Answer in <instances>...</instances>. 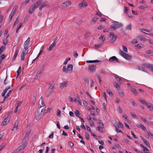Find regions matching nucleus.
<instances>
[{"label": "nucleus", "mask_w": 153, "mask_h": 153, "mask_svg": "<svg viewBox=\"0 0 153 153\" xmlns=\"http://www.w3.org/2000/svg\"><path fill=\"white\" fill-rule=\"evenodd\" d=\"M45 107L39 108L36 114V120L40 119L45 114Z\"/></svg>", "instance_id": "nucleus-1"}, {"label": "nucleus", "mask_w": 153, "mask_h": 153, "mask_svg": "<svg viewBox=\"0 0 153 153\" xmlns=\"http://www.w3.org/2000/svg\"><path fill=\"white\" fill-rule=\"evenodd\" d=\"M42 0H38L32 5L29 9V13L30 14L32 13L33 12L35 9L37 7L42 3Z\"/></svg>", "instance_id": "nucleus-2"}, {"label": "nucleus", "mask_w": 153, "mask_h": 153, "mask_svg": "<svg viewBox=\"0 0 153 153\" xmlns=\"http://www.w3.org/2000/svg\"><path fill=\"white\" fill-rule=\"evenodd\" d=\"M112 25L110 27V28L112 29L113 30H115L116 29L122 27L123 25L121 23L114 21L112 22Z\"/></svg>", "instance_id": "nucleus-3"}, {"label": "nucleus", "mask_w": 153, "mask_h": 153, "mask_svg": "<svg viewBox=\"0 0 153 153\" xmlns=\"http://www.w3.org/2000/svg\"><path fill=\"white\" fill-rule=\"evenodd\" d=\"M119 53L126 60H130L131 59L132 57V56H131L128 55V54L124 53L121 50L120 51Z\"/></svg>", "instance_id": "nucleus-4"}, {"label": "nucleus", "mask_w": 153, "mask_h": 153, "mask_svg": "<svg viewBox=\"0 0 153 153\" xmlns=\"http://www.w3.org/2000/svg\"><path fill=\"white\" fill-rule=\"evenodd\" d=\"M39 103L40 105L39 108H42L43 107H45V109L46 106L45 104L44 101L42 97H41L40 99L39 100Z\"/></svg>", "instance_id": "nucleus-5"}, {"label": "nucleus", "mask_w": 153, "mask_h": 153, "mask_svg": "<svg viewBox=\"0 0 153 153\" xmlns=\"http://www.w3.org/2000/svg\"><path fill=\"white\" fill-rule=\"evenodd\" d=\"M27 52L28 51H27V50L24 49L22 50V53L21 55V60L23 61L24 60Z\"/></svg>", "instance_id": "nucleus-6"}, {"label": "nucleus", "mask_w": 153, "mask_h": 153, "mask_svg": "<svg viewBox=\"0 0 153 153\" xmlns=\"http://www.w3.org/2000/svg\"><path fill=\"white\" fill-rule=\"evenodd\" d=\"M68 82L64 81L61 83L59 85V88L62 89L64 88H66L67 86Z\"/></svg>", "instance_id": "nucleus-7"}, {"label": "nucleus", "mask_w": 153, "mask_h": 153, "mask_svg": "<svg viewBox=\"0 0 153 153\" xmlns=\"http://www.w3.org/2000/svg\"><path fill=\"white\" fill-rule=\"evenodd\" d=\"M30 38L29 37L28 38L27 40L25 41V43H24V49H25V50H27L28 48V46L30 44Z\"/></svg>", "instance_id": "nucleus-8"}, {"label": "nucleus", "mask_w": 153, "mask_h": 153, "mask_svg": "<svg viewBox=\"0 0 153 153\" xmlns=\"http://www.w3.org/2000/svg\"><path fill=\"white\" fill-rule=\"evenodd\" d=\"M109 36L111 38V41L112 42H114L117 38V36L114 35V33L113 32L110 33Z\"/></svg>", "instance_id": "nucleus-9"}, {"label": "nucleus", "mask_w": 153, "mask_h": 153, "mask_svg": "<svg viewBox=\"0 0 153 153\" xmlns=\"http://www.w3.org/2000/svg\"><path fill=\"white\" fill-rule=\"evenodd\" d=\"M40 5H41V6L39 8L40 10H42V9L45 7L49 6V4L47 1H44L43 2L42 1V3Z\"/></svg>", "instance_id": "nucleus-10"}, {"label": "nucleus", "mask_w": 153, "mask_h": 153, "mask_svg": "<svg viewBox=\"0 0 153 153\" xmlns=\"http://www.w3.org/2000/svg\"><path fill=\"white\" fill-rule=\"evenodd\" d=\"M109 61L110 62H119L118 59L115 56H113L110 57Z\"/></svg>", "instance_id": "nucleus-11"}, {"label": "nucleus", "mask_w": 153, "mask_h": 153, "mask_svg": "<svg viewBox=\"0 0 153 153\" xmlns=\"http://www.w3.org/2000/svg\"><path fill=\"white\" fill-rule=\"evenodd\" d=\"M137 38L140 41L143 42H146L147 41V39L143 36L140 35L137 37Z\"/></svg>", "instance_id": "nucleus-12"}, {"label": "nucleus", "mask_w": 153, "mask_h": 153, "mask_svg": "<svg viewBox=\"0 0 153 153\" xmlns=\"http://www.w3.org/2000/svg\"><path fill=\"white\" fill-rule=\"evenodd\" d=\"M27 145V143H24L22 145H21L19 148H18L16 150L18 153H19L21 150L25 148L26 147Z\"/></svg>", "instance_id": "nucleus-13"}, {"label": "nucleus", "mask_w": 153, "mask_h": 153, "mask_svg": "<svg viewBox=\"0 0 153 153\" xmlns=\"http://www.w3.org/2000/svg\"><path fill=\"white\" fill-rule=\"evenodd\" d=\"M96 65H90L88 66V69L92 72L95 71Z\"/></svg>", "instance_id": "nucleus-14"}, {"label": "nucleus", "mask_w": 153, "mask_h": 153, "mask_svg": "<svg viewBox=\"0 0 153 153\" xmlns=\"http://www.w3.org/2000/svg\"><path fill=\"white\" fill-rule=\"evenodd\" d=\"M144 65L145 67L150 69L153 72V65L148 64H145Z\"/></svg>", "instance_id": "nucleus-15"}, {"label": "nucleus", "mask_w": 153, "mask_h": 153, "mask_svg": "<svg viewBox=\"0 0 153 153\" xmlns=\"http://www.w3.org/2000/svg\"><path fill=\"white\" fill-rule=\"evenodd\" d=\"M71 4V2L70 1H68L64 2L63 3L62 7L63 8L70 6Z\"/></svg>", "instance_id": "nucleus-16"}, {"label": "nucleus", "mask_w": 153, "mask_h": 153, "mask_svg": "<svg viewBox=\"0 0 153 153\" xmlns=\"http://www.w3.org/2000/svg\"><path fill=\"white\" fill-rule=\"evenodd\" d=\"M88 5L87 4L84 2H82L78 5V7L79 8H81L83 7H86Z\"/></svg>", "instance_id": "nucleus-17"}, {"label": "nucleus", "mask_w": 153, "mask_h": 153, "mask_svg": "<svg viewBox=\"0 0 153 153\" xmlns=\"http://www.w3.org/2000/svg\"><path fill=\"white\" fill-rule=\"evenodd\" d=\"M10 120L9 118L8 117H7L5 118L4 121L2 122L1 124V125L2 126L5 125L7 124L9 122Z\"/></svg>", "instance_id": "nucleus-18"}, {"label": "nucleus", "mask_w": 153, "mask_h": 153, "mask_svg": "<svg viewBox=\"0 0 153 153\" xmlns=\"http://www.w3.org/2000/svg\"><path fill=\"white\" fill-rule=\"evenodd\" d=\"M67 68L68 71L72 72L73 69V65L71 64L68 65L67 67Z\"/></svg>", "instance_id": "nucleus-19"}, {"label": "nucleus", "mask_w": 153, "mask_h": 153, "mask_svg": "<svg viewBox=\"0 0 153 153\" xmlns=\"http://www.w3.org/2000/svg\"><path fill=\"white\" fill-rule=\"evenodd\" d=\"M96 76H97V80H98L99 83L100 84L101 82H102V80L101 79V78L99 75V74H96Z\"/></svg>", "instance_id": "nucleus-20"}, {"label": "nucleus", "mask_w": 153, "mask_h": 153, "mask_svg": "<svg viewBox=\"0 0 153 153\" xmlns=\"http://www.w3.org/2000/svg\"><path fill=\"white\" fill-rule=\"evenodd\" d=\"M146 105L148 108L151 111H153V106L151 104H147Z\"/></svg>", "instance_id": "nucleus-21"}, {"label": "nucleus", "mask_w": 153, "mask_h": 153, "mask_svg": "<svg viewBox=\"0 0 153 153\" xmlns=\"http://www.w3.org/2000/svg\"><path fill=\"white\" fill-rule=\"evenodd\" d=\"M56 45V44L53 43L52 44H51L48 48V51H50Z\"/></svg>", "instance_id": "nucleus-22"}, {"label": "nucleus", "mask_w": 153, "mask_h": 153, "mask_svg": "<svg viewBox=\"0 0 153 153\" xmlns=\"http://www.w3.org/2000/svg\"><path fill=\"white\" fill-rule=\"evenodd\" d=\"M118 92L120 96L121 97H123L125 96V95L124 93L122 90H119L118 91Z\"/></svg>", "instance_id": "nucleus-23"}, {"label": "nucleus", "mask_w": 153, "mask_h": 153, "mask_svg": "<svg viewBox=\"0 0 153 153\" xmlns=\"http://www.w3.org/2000/svg\"><path fill=\"white\" fill-rule=\"evenodd\" d=\"M131 91L135 95H137L138 94V93L137 92L136 89L135 88H131Z\"/></svg>", "instance_id": "nucleus-24"}, {"label": "nucleus", "mask_w": 153, "mask_h": 153, "mask_svg": "<svg viewBox=\"0 0 153 153\" xmlns=\"http://www.w3.org/2000/svg\"><path fill=\"white\" fill-rule=\"evenodd\" d=\"M42 71H40L39 70L37 71L36 75V78H39L40 77V76L39 75L40 74H41Z\"/></svg>", "instance_id": "nucleus-25"}, {"label": "nucleus", "mask_w": 153, "mask_h": 153, "mask_svg": "<svg viewBox=\"0 0 153 153\" xmlns=\"http://www.w3.org/2000/svg\"><path fill=\"white\" fill-rule=\"evenodd\" d=\"M148 7V6L146 5H144V6H141L139 7V8L143 10H145L146 8Z\"/></svg>", "instance_id": "nucleus-26"}, {"label": "nucleus", "mask_w": 153, "mask_h": 153, "mask_svg": "<svg viewBox=\"0 0 153 153\" xmlns=\"http://www.w3.org/2000/svg\"><path fill=\"white\" fill-rule=\"evenodd\" d=\"M144 45L141 44H138L137 45V48H138V49H140L141 48H143L144 47Z\"/></svg>", "instance_id": "nucleus-27"}, {"label": "nucleus", "mask_w": 153, "mask_h": 153, "mask_svg": "<svg viewBox=\"0 0 153 153\" xmlns=\"http://www.w3.org/2000/svg\"><path fill=\"white\" fill-rule=\"evenodd\" d=\"M86 62L88 63H91L99 62H100V61H99L97 60H94L87 61Z\"/></svg>", "instance_id": "nucleus-28"}, {"label": "nucleus", "mask_w": 153, "mask_h": 153, "mask_svg": "<svg viewBox=\"0 0 153 153\" xmlns=\"http://www.w3.org/2000/svg\"><path fill=\"white\" fill-rule=\"evenodd\" d=\"M70 60H71L70 58L68 57V58H67L66 59V60L64 61V62L63 63V65H66L67 64L68 61H69Z\"/></svg>", "instance_id": "nucleus-29"}, {"label": "nucleus", "mask_w": 153, "mask_h": 153, "mask_svg": "<svg viewBox=\"0 0 153 153\" xmlns=\"http://www.w3.org/2000/svg\"><path fill=\"white\" fill-rule=\"evenodd\" d=\"M83 79L85 82L86 83L88 84L89 81L87 77L86 76H84L83 77Z\"/></svg>", "instance_id": "nucleus-30"}, {"label": "nucleus", "mask_w": 153, "mask_h": 153, "mask_svg": "<svg viewBox=\"0 0 153 153\" xmlns=\"http://www.w3.org/2000/svg\"><path fill=\"white\" fill-rule=\"evenodd\" d=\"M30 131L27 132L25 134V137L23 140H25L27 139L29 136V134L30 133Z\"/></svg>", "instance_id": "nucleus-31"}, {"label": "nucleus", "mask_w": 153, "mask_h": 153, "mask_svg": "<svg viewBox=\"0 0 153 153\" xmlns=\"http://www.w3.org/2000/svg\"><path fill=\"white\" fill-rule=\"evenodd\" d=\"M99 39L100 41V42H103L105 40V38H104L103 36H101L99 38Z\"/></svg>", "instance_id": "nucleus-32"}, {"label": "nucleus", "mask_w": 153, "mask_h": 153, "mask_svg": "<svg viewBox=\"0 0 153 153\" xmlns=\"http://www.w3.org/2000/svg\"><path fill=\"white\" fill-rule=\"evenodd\" d=\"M140 30L141 32H143L144 33V31H145L146 32H148L147 33H149L150 31V30H148L147 29H140Z\"/></svg>", "instance_id": "nucleus-33"}, {"label": "nucleus", "mask_w": 153, "mask_h": 153, "mask_svg": "<svg viewBox=\"0 0 153 153\" xmlns=\"http://www.w3.org/2000/svg\"><path fill=\"white\" fill-rule=\"evenodd\" d=\"M140 127L143 131H146V128L142 124H140Z\"/></svg>", "instance_id": "nucleus-34"}, {"label": "nucleus", "mask_w": 153, "mask_h": 153, "mask_svg": "<svg viewBox=\"0 0 153 153\" xmlns=\"http://www.w3.org/2000/svg\"><path fill=\"white\" fill-rule=\"evenodd\" d=\"M18 53H19L18 49H17L16 50V51L15 53V54L14 56V58H13L14 59H15L16 58V57L17 55L18 54Z\"/></svg>", "instance_id": "nucleus-35"}, {"label": "nucleus", "mask_w": 153, "mask_h": 153, "mask_svg": "<svg viewBox=\"0 0 153 153\" xmlns=\"http://www.w3.org/2000/svg\"><path fill=\"white\" fill-rule=\"evenodd\" d=\"M19 19H20L19 18V17H17V18L16 19L14 22V25L16 24H18L19 22Z\"/></svg>", "instance_id": "nucleus-36"}, {"label": "nucleus", "mask_w": 153, "mask_h": 153, "mask_svg": "<svg viewBox=\"0 0 153 153\" xmlns=\"http://www.w3.org/2000/svg\"><path fill=\"white\" fill-rule=\"evenodd\" d=\"M6 144L5 143H2V144L0 146V151L6 145Z\"/></svg>", "instance_id": "nucleus-37"}, {"label": "nucleus", "mask_w": 153, "mask_h": 153, "mask_svg": "<svg viewBox=\"0 0 153 153\" xmlns=\"http://www.w3.org/2000/svg\"><path fill=\"white\" fill-rule=\"evenodd\" d=\"M73 54L74 57L75 58H76L78 56V54L77 53V51H74Z\"/></svg>", "instance_id": "nucleus-38"}, {"label": "nucleus", "mask_w": 153, "mask_h": 153, "mask_svg": "<svg viewBox=\"0 0 153 153\" xmlns=\"http://www.w3.org/2000/svg\"><path fill=\"white\" fill-rule=\"evenodd\" d=\"M101 73L104 74H106L107 72L104 69H102L101 70Z\"/></svg>", "instance_id": "nucleus-39"}, {"label": "nucleus", "mask_w": 153, "mask_h": 153, "mask_svg": "<svg viewBox=\"0 0 153 153\" xmlns=\"http://www.w3.org/2000/svg\"><path fill=\"white\" fill-rule=\"evenodd\" d=\"M131 24H130L126 27V30H131Z\"/></svg>", "instance_id": "nucleus-40"}, {"label": "nucleus", "mask_w": 153, "mask_h": 153, "mask_svg": "<svg viewBox=\"0 0 153 153\" xmlns=\"http://www.w3.org/2000/svg\"><path fill=\"white\" fill-rule=\"evenodd\" d=\"M97 130H98L100 132H102L103 131V130L101 129V128H100V126L99 127V126H97Z\"/></svg>", "instance_id": "nucleus-41"}, {"label": "nucleus", "mask_w": 153, "mask_h": 153, "mask_svg": "<svg viewBox=\"0 0 153 153\" xmlns=\"http://www.w3.org/2000/svg\"><path fill=\"white\" fill-rule=\"evenodd\" d=\"M114 86L117 89H118L120 88L119 85L116 82H114Z\"/></svg>", "instance_id": "nucleus-42"}, {"label": "nucleus", "mask_w": 153, "mask_h": 153, "mask_svg": "<svg viewBox=\"0 0 153 153\" xmlns=\"http://www.w3.org/2000/svg\"><path fill=\"white\" fill-rule=\"evenodd\" d=\"M118 111L120 113H122V110L120 106H118V108L117 109Z\"/></svg>", "instance_id": "nucleus-43"}, {"label": "nucleus", "mask_w": 153, "mask_h": 153, "mask_svg": "<svg viewBox=\"0 0 153 153\" xmlns=\"http://www.w3.org/2000/svg\"><path fill=\"white\" fill-rule=\"evenodd\" d=\"M54 88V86L53 85H51L49 90L52 91Z\"/></svg>", "instance_id": "nucleus-44"}, {"label": "nucleus", "mask_w": 153, "mask_h": 153, "mask_svg": "<svg viewBox=\"0 0 153 153\" xmlns=\"http://www.w3.org/2000/svg\"><path fill=\"white\" fill-rule=\"evenodd\" d=\"M98 123L99 124H101V126H100L101 128H102L103 127V123L101 122V121L100 120H99L98 121Z\"/></svg>", "instance_id": "nucleus-45"}, {"label": "nucleus", "mask_w": 153, "mask_h": 153, "mask_svg": "<svg viewBox=\"0 0 153 153\" xmlns=\"http://www.w3.org/2000/svg\"><path fill=\"white\" fill-rule=\"evenodd\" d=\"M62 71L64 72H68L67 68H66L65 66H63Z\"/></svg>", "instance_id": "nucleus-46"}, {"label": "nucleus", "mask_w": 153, "mask_h": 153, "mask_svg": "<svg viewBox=\"0 0 153 153\" xmlns=\"http://www.w3.org/2000/svg\"><path fill=\"white\" fill-rule=\"evenodd\" d=\"M61 111L59 109H57V110L56 115L58 116H60L61 115Z\"/></svg>", "instance_id": "nucleus-47"}, {"label": "nucleus", "mask_w": 153, "mask_h": 153, "mask_svg": "<svg viewBox=\"0 0 153 153\" xmlns=\"http://www.w3.org/2000/svg\"><path fill=\"white\" fill-rule=\"evenodd\" d=\"M97 20H98V18H97L94 17L93 18L92 21L94 23H95L96 22V21Z\"/></svg>", "instance_id": "nucleus-48"}, {"label": "nucleus", "mask_w": 153, "mask_h": 153, "mask_svg": "<svg viewBox=\"0 0 153 153\" xmlns=\"http://www.w3.org/2000/svg\"><path fill=\"white\" fill-rule=\"evenodd\" d=\"M75 114L78 117H79V113L78 110H76L74 112Z\"/></svg>", "instance_id": "nucleus-49"}, {"label": "nucleus", "mask_w": 153, "mask_h": 153, "mask_svg": "<svg viewBox=\"0 0 153 153\" xmlns=\"http://www.w3.org/2000/svg\"><path fill=\"white\" fill-rule=\"evenodd\" d=\"M21 71V67L20 66L17 71V77H18V76L19 75Z\"/></svg>", "instance_id": "nucleus-50"}, {"label": "nucleus", "mask_w": 153, "mask_h": 153, "mask_svg": "<svg viewBox=\"0 0 153 153\" xmlns=\"http://www.w3.org/2000/svg\"><path fill=\"white\" fill-rule=\"evenodd\" d=\"M131 42L132 43L134 44H136L138 42L137 40L135 39H134L133 40H132L131 41Z\"/></svg>", "instance_id": "nucleus-51"}, {"label": "nucleus", "mask_w": 153, "mask_h": 153, "mask_svg": "<svg viewBox=\"0 0 153 153\" xmlns=\"http://www.w3.org/2000/svg\"><path fill=\"white\" fill-rule=\"evenodd\" d=\"M45 68V66L44 65H42L41 67H40L39 69L40 71H42L43 72V70L44 69V68Z\"/></svg>", "instance_id": "nucleus-52"}, {"label": "nucleus", "mask_w": 153, "mask_h": 153, "mask_svg": "<svg viewBox=\"0 0 153 153\" xmlns=\"http://www.w3.org/2000/svg\"><path fill=\"white\" fill-rule=\"evenodd\" d=\"M123 51L126 52H127V48L125 47L124 45L123 46Z\"/></svg>", "instance_id": "nucleus-53"}, {"label": "nucleus", "mask_w": 153, "mask_h": 153, "mask_svg": "<svg viewBox=\"0 0 153 153\" xmlns=\"http://www.w3.org/2000/svg\"><path fill=\"white\" fill-rule=\"evenodd\" d=\"M22 104V102H18L17 103V105L16 107L17 108H18V107L21 105Z\"/></svg>", "instance_id": "nucleus-54"}, {"label": "nucleus", "mask_w": 153, "mask_h": 153, "mask_svg": "<svg viewBox=\"0 0 153 153\" xmlns=\"http://www.w3.org/2000/svg\"><path fill=\"white\" fill-rule=\"evenodd\" d=\"M17 126L14 125V127L12 130V131H16L17 129Z\"/></svg>", "instance_id": "nucleus-55"}, {"label": "nucleus", "mask_w": 153, "mask_h": 153, "mask_svg": "<svg viewBox=\"0 0 153 153\" xmlns=\"http://www.w3.org/2000/svg\"><path fill=\"white\" fill-rule=\"evenodd\" d=\"M15 13L13 11H12V12L11 13L10 15V17L11 19H12V18L13 16V15L15 14Z\"/></svg>", "instance_id": "nucleus-56"}, {"label": "nucleus", "mask_w": 153, "mask_h": 153, "mask_svg": "<svg viewBox=\"0 0 153 153\" xmlns=\"http://www.w3.org/2000/svg\"><path fill=\"white\" fill-rule=\"evenodd\" d=\"M68 144L71 147H72L74 146L73 143L71 141H69L68 142Z\"/></svg>", "instance_id": "nucleus-57"}, {"label": "nucleus", "mask_w": 153, "mask_h": 153, "mask_svg": "<svg viewBox=\"0 0 153 153\" xmlns=\"http://www.w3.org/2000/svg\"><path fill=\"white\" fill-rule=\"evenodd\" d=\"M18 8V6L17 5L15 6L13 8V12H14L15 13V12L16 11L17 9Z\"/></svg>", "instance_id": "nucleus-58"}, {"label": "nucleus", "mask_w": 153, "mask_h": 153, "mask_svg": "<svg viewBox=\"0 0 153 153\" xmlns=\"http://www.w3.org/2000/svg\"><path fill=\"white\" fill-rule=\"evenodd\" d=\"M143 142L146 145L149 147H150L149 143L146 140Z\"/></svg>", "instance_id": "nucleus-59"}, {"label": "nucleus", "mask_w": 153, "mask_h": 153, "mask_svg": "<svg viewBox=\"0 0 153 153\" xmlns=\"http://www.w3.org/2000/svg\"><path fill=\"white\" fill-rule=\"evenodd\" d=\"M130 114L132 116V117L133 118H136L137 117L136 115L134 113H130Z\"/></svg>", "instance_id": "nucleus-60"}, {"label": "nucleus", "mask_w": 153, "mask_h": 153, "mask_svg": "<svg viewBox=\"0 0 153 153\" xmlns=\"http://www.w3.org/2000/svg\"><path fill=\"white\" fill-rule=\"evenodd\" d=\"M140 101L142 103L144 104H147V103L146 102V101L142 99L140 100Z\"/></svg>", "instance_id": "nucleus-61"}, {"label": "nucleus", "mask_w": 153, "mask_h": 153, "mask_svg": "<svg viewBox=\"0 0 153 153\" xmlns=\"http://www.w3.org/2000/svg\"><path fill=\"white\" fill-rule=\"evenodd\" d=\"M102 46V44H100L99 45H95V47L96 48H98Z\"/></svg>", "instance_id": "nucleus-62"}, {"label": "nucleus", "mask_w": 153, "mask_h": 153, "mask_svg": "<svg viewBox=\"0 0 153 153\" xmlns=\"http://www.w3.org/2000/svg\"><path fill=\"white\" fill-rule=\"evenodd\" d=\"M94 85V81L93 80L91 79L90 80V86L92 87Z\"/></svg>", "instance_id": "nucleus-63"}, {"label": "nucleus", "mask_w": 153, "mask_h": 153, "mask_svg": "<svg viewBox=\"0 0 153 153\" xmlns=\"http://www.w3.org/2000/svg\"><path fill=\"white\" fill-rule=\"evenodd\" d=\"M146 52L147 54H150L153 53V51L151 50H149L146 51Z\"/></svg>", "instance_id": "nucleus-64"}]
</instances>
